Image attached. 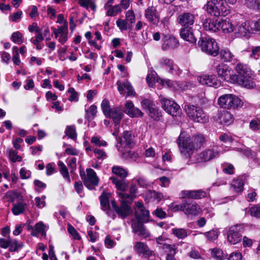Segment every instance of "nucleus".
<instances>
[{"label":"nucleus","mask_w":260,"mask_h":260,"mask_svg":"<svg viewBox=\"0 0 260 260\" xmlns=\"http://www.w3.org/2000/svg\"><path fill=\"white\" fill-rule=\"evenodd\" d=\"M205 138L202 135L194 136L192 139L185 133L180 134L177 140L180 152L186 158L189 157L196 148H200L204 143Z\"/></svg>","instance_id":"f257e3e1"},{"label":"nucleus","mask_w":260,"mask_h":260,"mask_svg":"<svg viewBox=\"0 0 260 260\" xmlns=\"http://www.w3.org/2000/svg\"><path fill=\"white\" fill-rule=\"evenodd\" d=\"M237 75H233V83H237L247 88H252L255 84L251 80L252 73L250 69L245 64L238 63L236 67Z\"/></svg>","instance_id":"f03ea898"},{"label":"nucleus","mask_w":260,"mask_h":260,"mask_svg":"<svg viewBox=\"0 0 260 260\" xmlns=\"http://www.w3.org/2000/svg\"><path fill=\"white\" fill-rule=\"evenodd\" d=\"M198 46L203 52L214 56L219 53V47L215 40L209 37H201L198 41Z\"/></svg>","instance_id":"7ed1b4c3"},{"label":"nucleus","mask_w":260,"mask_h":260,"mask_svg":"<svg viewBox=\"0 0 260 260\" xmlns=\"http://www.w3.org/2000/svg\"><path fill=\"white\" fill-rule=\"evenodd\" d=\"M206 10L211 15L218 16H225L230 11L223 2L218 0L209 1L206 5Z\"/></svg>","instance_id":"20e7f679"},{"label":"nucleus","mask_w":260,"mask_h":260,"mask_svg":"<svg viewBox=\"0 0 260 260\" xmlns=\"http://www.w3.org/2000/svg\"><path fill=\"white\" fill-rule=\"evenodd\" d=\"M184 110L187 116L194 122L206 123L208 121V117L207 114L199 107L185 105Z\"/></svg>","instance_id":"39448f33"},{"label":"nucleus","mask_w":260,"mask_h":260,"mask_svg":"<svg viewBox=\"0 0 260 260\" xmlns=\"http://www.w3.org/2000/svg\"><path fill=\"white\" fill-rule=\"evenodd\" d=\"M221 146H214L212 148L207 149L199 154L196 157L198 162H207L215 157H218L224 152Z\"/></svg>","instance_id":"423d86ee"},{"label":"nucleus","mask_w":260,"mask_h":260,"mask_svg":"<svg viewBox=\"0 0 260 260\" xmlns=\"http://www.w3.org/2000/svg\"><path fill=\"white\" fill-rule=\"evenodd\" d=\"M87 174L84 171H80V175L82 179L85 186L90 190L94 188L95 186H98L99 179L95 171L90 168L86 169Z\"/></svg>","instance_id":"0eeeda50"},{"label":"nucleus","mask_w":260,"mask_h":260,"mask_svg":"<svg viewBox=\"0 0 260 260\" xmlns=\"http://www.w3.org/2000/svg\"><path fill=\"white\" fill-rule=\"evenodd\" d=\"M220 107L224 109H235L241 103V100L236 95L229 94L221 96L218 101Z\"/></svg>","instance_id":"6e6552de"},{"label":"nucleus","mask_w":260,"mask_h":260,"mask_svg":"<svg viewBox=\"0 0 260 260\" xmlns=\"http://www.w3.org/2000/svg\"><path fill=\"white\" fill-rule=\"evenodd\" d=\"M243 231V226L236 225L231 226L227 233V240L232 244H236L241 241L242 234Z\"/></svg>","instance_id":"1a4fd4ad"},{"label":"nucleus","mask_w":260,"mask_h":260,"mask_svg":"<svg viewBox=\"0 0 260 260\" xmlns=\"http://www.w3.org/2000/svg\"><path fill=\"white\" fill-rule=\"evenodd\" d=\"M160 101L162 107L168 114L173 116H177L179 115L181 112L180 106L174 101L161 98Z\"/></svg>","instance_id":"9d476101"},{"label":"nucleus","mask_w":260,"mask_h":260,"mask_svg":"<svg viewBox=\"0 0 260 260\" xmlns=\"http://www.w3.org/2000/svg\"><path fill=\"white\" fill-rule=\"evenodd\" d=\"M112 207L119 217L122 219L125 218L132 213L130 206L125 201H120V206H118L115 201H111Z\"/></svg>","instance_id":"9b49d317"},{"label":"nucleus","mask_w":260,"mask_h":260,"mask_svg":"<svg viewBox=\"0 0 260 260\" xmlns=\"http://www.w3.org/2000/svg\"><path fill=\"white\" fill-rule=\"evenodd\" d=\"M235 33L239 37L248 38L253 32L250 21L238 24L234 28Z\"/></svg>","instance_id":"f8f14e48"},{"label":"nucleus","mask_w":260,"mask_h":260,"mask_svg":"<svg viewBox=\"0 0 260 260\" xmlns=\"http://www.w3.org/2000/svg\"><path fill=\"white\" fill-rule=\"evenodd\" d=\"M135 205L136 221L141 223L148 222L149 218V211L146 209L144 205L141 203L137 202Z\"/></svg>","instance_id":"ddd939ff"},{"label":"nucleus","mask_w":260,"mask_h":260,"mask_svg":"<svg viewBox=\"0 0 260 260\" xmlns=\"http://www.w3.org/2000/svg\"><path fill=\"white\" fill-rule=\"evenodd\" d=\"M110 193L103 191L101 195L100 196L99 199L100 200V204L102 209L106 211V214L111 217L113 219H115L116 215L113 212L110 211L109 199L110 197Z\"/></svg>","instance_id":"4468645a"},{"label":"nucleus","mask_w":260,"mask_h":260,"mask_svg":"<svg viewBox=\"0 0 260 260\" xmlns=\"http://www.w3.org/2000/svg\"><path fill=\"white\" fill-rule=\"evenodd\" d=\"M181 211L187 215L196 216L201 211L200 206L193 202H184L181 204Z\"/></svg>","instance_id":"2eb2a0df"},{"label":"nucleus","mask_w":260,"mask_h":260,"mask_svg":"<svg viewBox=\"0 0 260 260\" xmlns=\"http://www.w3.org/2000/svg\"><path fill=\"white\" fill-rule=\"evenodd\" d=\"M216 72L219 77L227 82L233 83V75L231 74V69L224 63L218 64L216 68Z\"/></svg>","instance_id":"dca6fc26"},{"label":"nucleus","mask_w":260,"mask_h":260,"mask_svg":"<svg viewBox=\"0 0 260 260\" xmlns=\"http://www.w3.org/2000/svg\"><path fill=\"white\" fill-rule=\"evenodd\" d=\"M195 15L191 13H183L178 15L177 22L184 27H191L194 23Z\"/></svg>","instance_id":"f3484780"},{"label":"nucleus","mask_w":260,"mask_h":260,"mask_svg":"<svg viewBox=\"0 0 260 260\" xmlns=\"http://www.w3.org/2000/svg\"><path fill=\"white\" fill-rule=\"evenodd\" d=\"M162 49L164 51L172 50L178 46V42L173 36L163 35L162 38Z\"/></svg>","instance_id":"a211bd4d"},{"label":"nucleus","mask_w":260,"mask_h":260,"mask_svg":"<svg viewBox=\"0 0 260 260\" xmlns=\"http://www.w3.org/2000/svg\"><path fill=\"white\" fill-rule=\"evenodd\" d=\"M199 81L203 85L218 88L221 85V82L218 80L215 75H203L199 77Z\"/></svg>","instance_id":"6ab92c4d"},{"label":"nucleus","mask_w":260,"mask_h":260,"mask_svg":"<svg viewBox=\"0 0 260 260\" xmlns=\"http://www.w3.org/2000/svg\"><path fill=\"white\" fill-rule=\"evenodd\" d=\"M132 229L134 233H139V235L144 238H147L150 236V233L147 230L143 223L136 221L135 219H132Z\"/></svg>","instance_id":"aec40b11"},{"label":"nucleus","mask_w":260,"mask_h":260,"mask_svg":"<svg viewBox=\"0 0 260 260\" xmlns=\"http://www.w3.org/2000/svg\"><path fill=\"white\" fill-rule=\"evenodd\" d=\"M160 64L165 67L170 74L179 75L181 73V70L171 59L162 58L160 60Z\"/></svg>","instance_id":"412c9836"},{"label":"nucleus","mask_w":260,"mask_h":260,"mask_svg":"<svg viewBox=\"0 0 260 260\" xmlns=\"http://www.w3.org/2000/svg\"><path fill=\"white\" fill-rule=\"evenodd\" d=\"M123 115L122 107L121 106H118L112 108L106 116L108 118H112L115 126H117Z\"/></svg>","instance_id":"4be33fe9"},{"label":"nucleus","mask_w":260,"mask_h":260,"mask_svg":"<svg viewBox=\"0 0 260 260\" xmlns=\"http://www.w3.org/2000/svg\"><path fill=\"white\" fill-rule=\"evenodd\" d=\"M146 19L153 24H157L159 21V15L155 7H149L145 11Z\"/></svg>","instance_id":"5701e85b"},{"label":"nucleus","mask_w":260,"mask_h":260,"mask_svg":"<svg viewBox=\"0 0 260 260\" xmlns=\"http://www.w3.org/2000/svg\"><path fill=\"white\" fill-rule=\"evenodd\" d=\"M124 112L131 117H139L143 116V113L135 107L131 101H127L125 104Z\"/></svg>","instance_id":"b1692460"},{"label":"nucleus","mask_w":260,"mask_h":260,"mask_svg":"<svg viewBox=\"0 0 260 260\" xmlns=\"http://www.w3.org/2000/svg\"><path fill=\"white\" fill-rule=\"evenodd\" d=\"M180 35L182 39L190 43H196L197 39L192 32V27H183L180 29Z\"/></svg>","instance_id":"393cba45"},{"label":"nucleus","mask_w":260,"mask_h":260,"mask_svg":"<svg viewBox=\"0 0 260 260\" xmlns=\"http://www.w3.org/2000/svg\"><path fill=\"white\" fill-rule=\"evenodd\" d=\"M116 84L118 86V90L121 94L126 92L127 95L130 96L134 95L135 93L131 84L127 81L121 84V82L118 80L117 81Z\"/></svg>","instance_id":"a878e982"},{"label":"nucleus","mask_w":260,"mask_h":260,"mask_svg":"<svg viewBox=\"0 0 260 260\" xmlns=\"http://www.w3.org/2000/svg\"><path fill=\"white\" fill-rule=\"evenodd\" d=\"M203 26L204 29L207 31L216 32L219 30V20L207 18L204 21Z\"/></svg>","instance_id":"bb28decb"},{"label":"nucleus","mask_w":260,"mask_h":260,"mask_svg":"<svg viewBox=\"0 0 260 260\" xmlns=\"http://www.w3.org/2000/svg\"><path fill=\"white\" fill-rule=\"evenodd\" d=\"M110 179L119 191H124L127 188L128 183L124 178H118L116 176H112Z\"/></svg>","instance_id":"cd10ccee"},{"label":"nucleus","mask_w":260,"mask_h":260,"mask_svg":"<svg viewBox=\"0 0 260 260\" xmlns=\"http://www.w3.org/2000/svg\"><path fill=\"white\" fill-rule=\"evenodd\" d=\"M134 249L138 253H141L146 256L149 257L152 255L151 251L149 249L147 245L143 242H136Z\"/></svg>","instance_id":"c85d7f7f"},{"label":"nucleus","mask_w":260,"mask_h":260,"mask_svg":"<svg viewBox=\"0 0 260 260\" xmlns=\"http://www.w3.org/2000/svg\"><path fill=\"white\" fill-rule=\"evenodd\" d=\"M217 120L221 123L229 125L233 121V116L231 113L223 111L218 114Z\"/></svg>","instance_id":"c756f323"},{"label":"nucleus","mask_w":260,"mask_h":260,"mask_svg":"<svg viewBox=\"0 0 260 260\" xmlns=\"http://www.w3.org/2000/svg\"><path fill=\"white\" fill-rule=\"evenodd\" d=\"M219 30H221L224 33H230L234 31V27L230 21L219 20Z\"/></svg>","instance_id":"7c9ffc66"},{"label":"nucleus","mask_w":260,"mask_h":260,"mask_svg":"<svg viewBox=\"0 0 260 260\" xmlns=\"http://www.w3.org/2000/svg\"><path fill=\"white\" fill-rule=\"evenodd\" d=\"M120 6L117 4L104 8V9L106 10V15L110 17H114L120 13L122 12V10Z\"/></svg>","instance_id":"2f4dec72"},{"label":"nucleus","mask_w":260,"mask_h":260,"mask_svg":"<svg viewBox=\"0 0 260 260\" xmlns=\"http://www.w3.org/2000/svg\"><path fill=\"white\" fill-rule=\"evenodd\" d=\"M121 143L125 146L131 147L134 144V137L129 131H125L121 139Z\"/></svg>","instance_id":"473e14b6"},{"label":"nucleus","mask_w":260,"mask_h":260,"mask_svg":"<svg viewBox=\"0 0 260 260\" xmlns=\"http://www.w3.org/2000/svg\"><path fill=\"white\" fill-rule=\"evenodd\" d=\"M26 208V204L18 202L13 204L12 211L14 215H18L23 213Z\"/></svg>","instance_id":"72a5a7b5"},{"label":"nucleus","mask_w":260,"mask_h":260,"mask_svg":"<svg viewBox=\"0 0 260 260\" xmlns=\"http://www.w3.org/2000/svg\"><path fill=\"white\" fill-rule=\"evenodd\" d=\"M211 257L217 260H223L227 257V254L224 253L221 249L214 248L210 249Z\"/></svg>","instance_id":"f704fd0d"},{"label":"nucleus","mask_w":260,"mask_h":260,"mask_svg":"<svg viewBox=\"0 0 260 260\" xmlns=\"http://www.w3.org/2000/svg\"><path fill=\"white\" fill-rule=\"evenodd\" d=\"M45 225L42 222H39L35 224V229L32 230L31 235L37 236L38 234H40L41 236H46Z\"/></svg>","instance_id":"c9c22d12"},{"label":"nucleus","mask_w":260,"mask_h":260,"mask_svg":"<svg viewBox=\"0 0 260 260\" xmlns=\"http://www.w3.org/2000/svg\"><path fill=\"white\" fill-rule=\"evenodd\" d=\"M112 171L115 175L119 177V178H124L128 175V172L125 169L118 166H113Z\"/></svg>","instance_id":"e433bc0d"},{"label":"nucleus","mask_w":260,"mask_h":260,"mask_svg":"<svg viewBox=\"0 0 260 260\" xmlns=\"http://www.w3.org/2000/svg\"><path fill=\"white\" fill-rule=\"evenodd\" d=\"M219 56L222 60L226 62H230L232 60L234 55L229 49H222L220 51Z\"/></svg>","instance_id":"4c0bfd02"},{"label":"nucleus","mask_w":260,"mask_h":260,"mask_svg":"<svg viewBox=\"0 0 260 260\" xmlns=\"http://www.w3.org/2000/svg\"><path fill=\"white\" fill-rule=\"evenodd\" d=\"M244 183L242 179L241 178H238L234 179L231 183V187L233 190L236 192H241L243 189Z\"/></svg>","instance_id":"58836bf2"},{"label":"nucleus","mask_w":260,"mask_h":260,"mask_svg":"<svg viewBox=\"0 0 260 260\" xmlns=\"http://www.w3.org/2000/svg\"><path fill=\"white\" fill-rule=\"evenodd\" d=\"M172 234L178 239H183L188 236L187 230L182 228H174L172 229Z\"/></svg>","instance_id":"ea45409f"},{"label":"nucleus","mask_w":260,"mask_h":260,"mask_svg":"<svg viewBox=\"0 0 260 260\" xmlns=\"http://www.w3.org/2000/svg\"><path fill=\"white\" fill-rule=\"evenodd\" d=\"M142 107L149 112L150 110H153V109L156 107L154 103L149 99H144L141 102Z\"/></svg>","instance_id":"a19ab883"},{"label":"nucleus","mask_w":260,"mask_h":260,"mask_svg":"<svg viewBox=\"0 0 260 260\" xmlns=\"http://www.w3.org/2000/svg\"><path fill=\"white\" fill-rule=\"evenodd\" d=\"M86 112V118L90 121L94 118L97 113V107L96 106L91 105L89 108L85 110Z\"/></svg>","instance_id":"79ce46f5"},{"label":"nucleus","mask_w":260,"mask_h":260,"mask_svg":"<svg viewBox=\"0 0 260 260\" xmlns=\"http://www.w3.org/2000/svg\"><path fill=\"white\" fill-rule=\"evenodd\" d=\"M58 166L59 167V171H60V173L61 174V175H62L64 179H67L69 182H70V178L69 176L68 170L66 166L61 161H58Z\"/></svg>","instance_id":"37998d69"},{"label":"nucleus","mask_w":260,"mask_h":260,"mask_svg":"<svg viewBox=\"0 0 260 260\" xmlns=\"http://www.w3.org/2000/svg\"><path fill=\"white\" fill-rule=\"evenodd\" d=\"M66 135L71 139L74 140L77 137L75 125H68L65 130Z\"/></svg>","instance_id":"c03bdc74"},{"label":"nucleus","mask_w":260,"mask_h":260,"mask_svg":"<svg viewBox=\"0 0 260 260\" xmlns=\"http://www.w3.org/2000/svg\"><path fill=\"white\" fill-rule=\"evenodd\" d=\"M117 193L118 197L121 199V201H125L128 205L131 204L135 199L133 197V195L123 191H119Z\"/></svg>","instance_id":"a18cd8bd"},{"label":"nucleus","mask_w":260,"mask_h":260,"mask_svg":"<svg viewBox=\"0 0 260 260\" xmlns=\"http://www.w3.org/2000/svg\"><path fill=\"white\" fill-rule=\"evenodd\" d=\"M78 3L86 9L90 8L93 11L95 10L96 6L91 0H79Z\"/></svg>","instance_id":"49530a36"},{"label":"nucleus","mask_w":260,"mask_h":260,"mask_svg":"<svg viewBox=\"0 0 260 260\" xmlns=\"http://www.w3.org/2000/svg\"><path fill=\"white\" fill-rule=\"evenodd\" d=\"M91 143L99 147H106L108 144L100 136H93L90 139Z\"/></svg>","instance_id":"de8ad7c7"},{"label":"nucleus","mask_w":260,"mask_h":260,"mask_svg":"<svg viewBox=\"0 0 260 260\" xmlns=\"http://www.w3.org/2000/svg\"><path fill=\"white\" fill-rule=\"evenodd\" d=\"M149 116L154 120H159L161 117V112L159 109L156 106L148 112Z\"/></svg>","instance_id":"09e8293b"},{"label":"nucleus","mask_w":260,"mask_h":260,"mask_svg":"<svg viewBox=\"0 0 260 260\" xmlns=\"http://www.w3.org/2000/svg\"><path fill=\"white\" fill-rule=\"evenodd\" d=\"M190 198L200 199L206 196V192L202 190H191Z\"/></svg>","instance_id":"8fccbe9b"},{"label":"nucleus","mask_w":260,"mask_h":260,"mask_svg":"<svg viewBox=\"0 0 260 260\" xmlns=\"http://www.w3.org/2000/svg\"><path fill=\"white\" fill-rule=\"evenodd\" d=\"M22 37V34L20 32L17 31L12 34L11 39L14 43L18 45H20L23 43Z\"/></svg>","instance_id":"3c124183"},{"label":"nucleus","mask_w":260,"mask_h":260,"mask_svg":"<svg viewBox=\"0 0 260 260\" xmlns=\"http://www.w3.org/2000/svg\"><path fill=\"white\" fill-rule=\"evenodd\" d=\"M95 156L98 159L104 160L107 158V154L103 150L95 148L93 150Z\"/></svg>","instance_id":"603ef678"},{"label":"nucleus","mask_w":260,"mask_h":260,"mask_svg":"<svg viewBox=\"0 0 260 260\" xmlns=\"http://www.w3.org/2000/svg\"><path fill=\"white\" fill-rule=\"evenodd\" d=\"M249 212L251 216L260 218V205L252 206L249 209Z\"/></svg>","instance_id":"864d4df0"},{"label":"nucleus","mask_w":260,"mask_h":260,"mask_svg":"<svg viewBox=\"0 0 260 260\" xmlns=\"http://www.w3.org/2000/svg\"><path fill=\"white\" fill-rule=\"evenodd\" d=\"M101 108L105 116L108 114V113L112 109L110 108L109 101L107 99L103 100L101 104Z\"/></svg>","instance_id":"5fc2aeb1"},{"label":"nucleus","mask_w":260,"mask_h":260,"mask_svg":"<svg viewBox=\"0 0 260 260\" xmlns=\"http://www.w3.org/2000/svg\"><path fill=\"white\" fill-rule=\"evenodd\" d=\"M218 235L217 230H211L205 233V235L209 241L216 240L218 238Z\"/></svg>","instance_id":"6e6d98bb"},{"label":"nucleus","mask_w":260,"mask_h":260,"mask_svg":"<svg viewBox=\"0 0 260 260\" xmlns=\"http://www.w3.org/2000/svg\"><path fill=\"white\" fill-rule=\"evenodd\" d=\"M249 56L254 59H257L260 56V46L252 47Z\"/></svg>","instance_id":"4d7b16f0"},{"label":"nucleus","mask_w":260,"mask_h":260,"mask_svg":"<svg viewBox=\"0 0 260 260\" xmlns=\"http://www.w3.org/2000/svg\"><path fill=\"white\" fill-rule=\"evenodd\" d=\"M18 152L16 150H10L9 151V157L13 162L20 161L22 158L17 155Z\"/></svg>","instance_id":"13d9d810"},{"label":"nucleus","mask_w":260,"mask_h":260,"mask_svg":"<svg viewBox=\"0 0 260 260\" xmlns=\"http://www.w3.org/2000/svg\"><path fill=\"white\" fill-rule=\"evenodd\" d=\"M164 248L168 249L169 252L168 254H171L174 256L176 253L177 246L175 244H165Z\"/></svg>","instance_id":"bf43d9fd"},{"label":"nucleus","mask_w":260,"mask_h":260,"mask_svg":"<svg viewBox=\"0 0 260 260\" xmlns=\"http://www.w3.org/2000/svg\"><path fill=\"white\" fill-rule=\"evenodd\" d=\"M44 40V37L42 31L37 33L35 37H32L30 39V42L32 44H36L37 43H40Z\"/></svg>","instance_id":"052dcab7"},{"label":"nucleus","mask_w":260,"mask_h":260,"mask_svg":"<svg viewBox=\"0 0 260 260\" xmlns=\"http://www.w3.org/2000/svg\"><path fill=\"white\" fill-rule=\"evenodd\" d=\"M68 92L70 94L69 98L70 101H77L78 100V93L73 87H70L68 89Z\"/></svg>","instance_id":"680f3d73"},{"label":"nucleus","mask_w":260,"mask_h":260,"mask_svg":"<svg viewBox=\"0 0 260 260\" xmlns=\"http://www.w3.org/2000/svg\"><path fill=\"white\" fill-rule=\"evenodd\" d=\"M68 231L75 239L80 240L81 239V237L72 225H68Z\"/></svg>","instance_id":"e2e57ef3"},{"label":"nucleus","mask_w":260,"mask_h":260,"mask_svg":"<svg viewBox=\"0 0 260 260\" xmlns=\"http://www.w3.org/2000/svg\"><path fill=\"white\" fill-rule=\"evenodd\" d=\"M256 196L255 190L252 188L248 190L246 196L247 200L248 202H253L255 200Z\"/></svg>","instance_id":"0e129e2a"},{"label":"nucleus","mask_w":260,"mask_h":260,"mask_svg":"<svg viewBox=\"0 0 260 260\" xmlns=\"http://www.w3.org/2000/svg\"><path fill=\"white\" fill-rule=\"evenodd\" d=\"M135 16L132 10H128L126 13V19L127 22H129L131 24L135 22Z\"/></svg>","instance_id":"69168bd1"},{"label":"nucleus","mask_w":260,"mask_h":260,"mask_svg":"<svg viewBox=\"0 0 260 260\" xmlns=\"http://www.w3.org/2000/svg\"><path fill=\"white\" fill-rule=\"evenodd\" d=\"M127 21L125 20L118 19L116 21V24L121 30H126L127 29Z\"/></svg>","instance_id":"338daca9"},{"label":"nucleus","mask_w":260,"mask_h":260,"mask_svg":"<svg viewBox=\"0 0 260 260\" xmlns=\"http://www.w3.org/2000/svg\"><path fill=\"white\" fill-rule=\"evenodd\" d=\"M153 214L160 219L165 218L167 215L166 212L163 211L161 208H158L153 211Z\"/></svg>","instance_id":"774afa93"}]
</instances>
